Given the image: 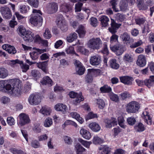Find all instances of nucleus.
<instances>
[{"instance_id": "58836bf2", "label": "nucleus", "mask_w": 154, "mask_h": 154, "mask_svg": "<svg viewBox=\"0 0 154 154\" xmlns=\"http://www.w3.org/2000/svg\"><path fill=\"white\" fill-rule=\"evenodd\" d=\"M78 37L77 34L75 32L71 33L66 38L67 41L69 42H72L75 40Z\"/></svg>"}, {"instance_id": "4be33fe9", "label": "nucleus", "mask_w": 154, "mask_h": 154, "mask_svg": "<svg viewBox=\"0 0 154 154\" xmlns=\"http://www.w3.org/2000/svg\"><path fill=\"white\" fill-rule=\"evenodd\" d=\"M120 38L124 43H132L134 42V39L130 37V35L127 32L123 33L120 36Z\"/></svg>"}, {"instance_id": "412c9836", "label": "nucleus", "mask_w": 154, "mask_h": 154, "mask_svg": "<svg viewBox=\"0 0 154 154\" xmlns=\"http://www.w3.org/2000/svg\"><path fill=\"white\" fill-rule=\"evenodd\" d=\"M2 48L11 54H14L17 51L15 48L13 46L8 44H5L2 46Z\"/></svg>"}, {"instance_id": "dca6fc26", "label": "nucleus", "mask_w": 154, "mask_h": 154, "mask_svg": "<svg viewBox=\"0 0 154 154\" xmlns=\"http://www.w3.org/2000/svg\"><path fill=\"white\" fill-rule=\"evenodd\" d=\"M0 12L4 18L9 19L12 16L10 9L7 7H2L0 8Z\"/></svg>"}, {"instance_id": "09e8293b", "label": "nucleus", "mask_w": 154, "mask_h": 154, "mask_svg": "<svg viewBox=\"0 0 154 154\" xmlns=\"http://www.w3.org/2000/svg\"><path fill=\"white\" fill-rule=\"evenodd\" d=\"M77 51L85 55H88L89 54V50L82 46H79L78 47Z\"/></svg>"}, {"instance_id": "c03bdc74", "label": "nucleus", "mask_w": 154, "mask_h": 154, "mask_svg": "<svg viewBox=\"0 0 154 154\" xmlns=\"http://www.w3.org/2000/svg\"><path fill=\"white\" fill-rule=\"evenodd\" d=\"M118 124L120 126L124 129L126 128V125L125 123V120L123 116H120L118 118Z\"/></svg>"}, {"instance_id": "b1692460", "label": "nucleus", "mask_w": 154, "mask_h": 154, "mask_svg": "<svg viewBox=\"0 0 154 154\" xmlns=\"http://www.w3.org/2000/svg\"><path fill=\"white\" fill-rule=\"evenodd\" d=\"M120 79L121 82L128 85H131L133 80L132 77L128 76L121 77Z\"/></svg>"}, {"instance_id": "2f4dec72", "label": "nucleus", "mask_w": 154, "mask_h": 154, "mask_svg": "<svg viewBox=\"0 0 154 154\" xmlns=\"http://www.w3.org/2000/svg\"><path fill=\"white\" fill-rule=\"evenodd\" d=\"M137 6L140 10H146L148 8V4L147 3L146 5L144 3L143 0H137Z\"/></svg>"}, {"instance_id": "423d86ee", "label": "nucleus", "mask_w": 154, "mask_h": 154, "mask_svg": "<svg viewBox=\"0 0 154 154\" xmlns=\"http://www.w3.org/2000/svg\"><path fill=\"white\" fill-rule=\"evenodd\" d=\"M17 121L18 125L20 127L29 123L30 120L27 115L24 113H21L18 117Z\"/></svg>"}, {"instance_id": "9d476101", "label": "nucleus", "mask_w": 154, "mask_h": 154, "mask_svg": "<svg viewBox=\"0 0 154 154\" xmlns=\"http://www.w3.org/2000/svg\"><path fill=\"white\" fill-rule=\"evenodd\" d=\"M90 64L94 66H98L101 62V57L98 54L93 55L90 58Z\"/></svg>"}, {"instance_id": "7ed1b4c3", "label": "nucleus", "mask_w": 154, "mask_h": 154, "mask_svg": "<svg viewBox=\"0 0 154 154\" xmlns=\"http://www.w3.org/2000/svg\"><path fill=\"white\" fill-rule=\"evenodd\" d=\"M102 42L99 38H93L90 39L87 42V47L95 50L100 49L102 45Z\"/></svg>"}, {"instance_id": "473e14b6", "label": "nucleus", "mask_w": 154, "mask_h": 154, "mask_svg": "<svg viewBox=\"0 0 154 154\" xmlns=\"http://www.w3.org/2000/svg\"><path fill=\"white\" fill-rule=\"evenodd\" d=\"M88 71L93 77H97L99 75L100 73V70L99 69H88Z\"/></svg>"}, {"instance_id": "f704fd0d", "label": "nucleus", "mask_w": 154, "mask_h": 154, "mask_svg": "<svg viewBox=\"0 0 154 154\" xmlns=\"http://www.w3.org/2000/svg\"><path fill=\"white\" fill-rule=\"evenodd\" d=\"M75 149L77 154H82V152L86 150V149L79 143L75 145Z\"/></svg>"}, {"instance_id": "e2e57ef3", "label": "nucleus", "mask_w": 154, "mask_h": 154, "mask_svg": "<svg viewBox=\"0 0 154 154\" xmlns=\"http://www.w3.org/2000/svg\"><path fill=\"white\" fill-rule=\"evenodd\" d=\"M117 0H111L110 1V5L112 6L113 11L115 12H118L119 10L116 8V6L117 4Z\"/></svg>"}, {"instance_id": "a19ab883", "label": "nucleus", "mask_w": 154, "mask_h": 154, "mask_svg": "<svg viewBox=\"0 0 154 154\" xmlns=\"http://www.w3.org/2000/svg\"><path fill=\"white\" fill-rule=\"evenodd\" d=\"M95 102L96 103L98 108L102 109L105 106V103L104 101L101 99H96Z\"/></svg>"}, {"instance_id": "680f3d73", "label": "nucleus", "mask_w": 154, "mask_h": 154, "mask_svg": "<svg viewBox=\"0 0 154 154\" xmlns=\"http://www.w3.org/2000/svg\"><path fill=\"white\" fill-rule=\"evenodd\" d=\"M52 124L53 121L52 119L50 118H48L45 121L44 125L45 127H49Z\"/></svg>"}, {"instance_id": "4468645a", "label": "nucleus", "mask_w": 154, "mask_h": 154, "mask_svg": "<svg viewBox=\"0 0 154 154\" xmlns=\"http://www.w3.org/2000/svg\"><path fill=\"white\" fill-rule=\"evenodd\" d=\"M61 17L57 21V24L58 26L60 28L62 31H66L68 29L67 24L66 21L62 17V15Z\"/></svg>"}, {"instance_id": "f8f14e48", "label": "nucleus", "mask_w": 154, "mask_h": 154, "mask_svg": "<svg viewBox=\"0 0 154 154\" xmlns=\"http://www.w3.org/2000/svg\"><path fill=\"white\" fill-rule=\"evenodd\" d=\"M34 51L30 53L31 58L33 60H35L38 58V55L41 54L46 51V49H40L33 48Z\"/></svg>"}, {"instance_id": "a18cd8bd", "label": "nucleus", "mask_w": 154, "mask_h": 154, "mask_svg": "<svg viewBox=\"0 0 154 154\" xmlns=\"http://www.w3.org/2000/svg\"><path fill=\"white\" fill-rule=\"evenodd\" d=\"M100 90L102 93H109L111 92L112 91L111 88L107 85H105L101 87Z\"/></svg>"}, {"instance_id": "de8ad7c7", "label": "nucleus", "mask_w": 154, "mask_h": 154, "mask_svg": "<svg viewBox=\"0 0 154 154\" xmlns=\"http://www.w3.org/2000/svg\"><path fill=\"white\" fill-rule=\"evenodd\" d=\"M18 34L22 37L27 32L25 28L22 26H20L17 29Z\"/></svg>"}, {"instance_id": "603ef678", "label": "nucleus", "mask_w": 154, "mask_h": 154, "mask_svg": "<svg viewBox=\"0 0 154 154\" xmlns=\"http://www.w3.org/2000/svg\"><path fill=\"white\" fill-rule=\"evenodd\" d=\"M43 36L46 39H49L52 36L50 30L48 28H45V31L43 33Z\"/></svg>"}, {"instance_id": "bf43d9fd", "label": "nucleus", "mask_w": 154, "mask_h": 154, "mask_svg": "<svg viewBox=\"0 0 154 154\" xmlns=\"http://www.w3.org/2000/svg\"><path fill=\"white\" fill-rule=\"evenodd\" d=\"M110 99L112 100L117 102L119 100V97L117 95L115 94L112 92L109 94Z\"/></svg>"}, {"instance_id": "2eb2a0df", "label": "nucleus", "mask_w": 154, "mask_h": 154, "mask_svg": "<svg viewBox=\"0 0 154 154\" xmlns=\"http://www.w3.org/2000/svg\"><path fill=\"white\" fill-rule=\"evenodd\" d=\"M106 128H110L117 125V121L116 118L112 117L110 119H106L104 120Z\"/></svg>"}, {"instance_id": "cd10ccee", "label": "nucleus", "mask_w": 154, "mask_h": 154, "mask_svg": "<svg viewBox=\"0 0 154 154\" xmlns=\"http://www.w3.org/2000/svg\"><path fill=\"white\" fill-rule=\"evenodd\" d=\"M33 34L31 31L27 30V32L22 37L25 41L31 42L33 40Z\"/></svg>"}, {"instance_id": "bb28decb", "label": "nucleus", "mask_w": 154, "mask_h": 154, "mask_svg": "<svg viewBox=\"0 0 154 154\" xmlns=\"http://www.w3.org/2000/svg\"><path fill=\"white\" fill-rule=\"evenodd\" d=\"M144 84L149 88L152 87L154 85V75L150 76L149 79H145Z\"/></svg>"}, {"instance_id": "20e7f679", "label": "nucleus", "mask_w": 154, "mask_h": 154, "mask_svg": "<svg viewBox=\"0 0 154 154\" xmlns=\"http://www.w3.org/2000/svg\"><path fill=\"white\" fill-rule=\"evenodd\" d=\"M60 10L64 13L68 18H70L72 16V8L67 3L64 2L60 6Z\"/></svg>"}, {"instance_id": "f257e3e1", "label": "nucleus", "mask_w": 154, "mask_h": 154, "mask_svg": "<svg viewBox=\"0 0 154 154\" xmlns=\"http://www.w3.org/2000/svg\"><path fill=\"white\" fill-rule=\"evenodd\" d=\"M42 12L39 10L33 9L32 14L30 16L29 22L35 26H40L42 25L43 18L41 15Z\"/></svg>"}, {"instance_id": "ddd939ff", "label": "nucleus", "mask_w": 154, "mask_h": 154, "mask_svg": "<svg viewBox=\"0 0 154 154\" xmlns=\"http://www.w3.org/2000/svg\"><path fill=\"white\" fill-rule=\"evenodd\" d=\"M48 12L50 14L56 13L58 9V5L55 2H51L48 3L47 6Z\"/></svg>"}, {"instance_id": "f03ea898", "label": "nucleus", "mask_w": 154, "mask_h": 154, "mask_svg": "<svg viewBox=\"0 0 154 154\" xmlns=\"http://www.w3.org/2000/svg\"><path fill=\"white\" fill-rule=\"evenodd\" d=\"M10 84V88L7 90L10 94L14 96H19L21 94V84L19 80L14 79Z\"/></svg>"}, {"instance_id": "39448f33", "label": "nucleus", "mask_w": 154, "mask_h": 154, "mask_svg": "<svg viewBox=\"0 0 154 154\" xmlns=\"http://www.w3.org/2000/svg\"><path fill=\"white\" fill-rule=\"evenodd\" d=\"M140 108V104L136 101H131L126 106V111L128 113H135L137 112Z\"/></svg>"}, {"instance_id": "49530a36", "label": "nucleus", "mask_w": 154, "mask_h": 154, "mask_svg": "<svg viewBox=\"0 0 154 154\" xmlns=\"http://www.w3.org/2000/svg\"><path fill=\"white\" fill-rule=\"evenodd\" d=\"M135 130L137 132H142L145 130L143 125L141 123H139L134 126Z\"/></svg>"}, {"instance_id": "6e6552de", "label": "nucleus", "mask_w": 154, "mask_h": 154, "mask_svg": "<svg viewBox=\"0 0 154 154\" xmlns=\"http://www.w3.org/2000/svg\"><path fill=\"white\" fill-rule=\"evenodd\" d=\"M41 97L37 94H33L30 95L28 101L30 104L32 105H36L41 102Z\"/></svg>"}, {"instance_id": "72a5a7b5", "label": "nucleus", "mask_w": 154, "mask_h": 154, "mask_svg": "<svg viewBox=\"0 0 154 154\" xmlns=\"http://www.w3.org/2000/svg\"><path fill=\"white\" fill-rule=\"evenodd\" d=\"M19 8L20 12L22 14L28 12L30 9L29 6L25 5H19Z\"/></svg>"}, {"instance_id": "a878e982", "label": "nucleus", "mask_w": 154, "mask_h": 154, "mask_svg": "<svg viewBox=\"0 0 154 154\" xmlns=\"http://www.w3.org/2000/svg\"><path fill=\"white\" fill-rule=\"evenodd\" d=\"M146 63V57L143 55H140L138 57L137 62V65L140 67H143L145 65Z\"/></svg>"}, {"instance_id": "338daca9", "label": "nucleus", "mask_w": 154, "mask_h": 154, "mask_svg": "<svg viewBox=\"0 0 154 154\" xmlns=\"http://www.w3.org/2000/svg\"><path fill=\"white\" fill-rule=\"evenodd\" d=\"M120 95L121 99L123 100L129 98L131 96V95L130 93L126 91L122 93Z\"/></svg>"}, {"instance_id": "4d7b16f0", "label": "nucleus", "mask_w": 154, "mask_h": 154, "mask_svg": "<svg viewBox=\"0 0 154 154\" xmlns=\"http://www.w3.org/2000/svg\"><path fill=\"white\" fill-rule=\"evenodd\" d=\"M28 3L31 6L37 8L38 5V0H27Z\"/></svg>"}, {"instance_id": "0e129e2a", "label": "nucleus", "mask_w": 154, "mask_h": 154, "mask_svg": "<svg viewBox=\"0 0 154 154\" xmlns=\"http://www.w3.org/2000/svg\"><path fill=\"white\" fill-rule=\"evenodd\" d=\"M76 72L80 75H83L85 71V69L83 66L77 67L76 68Z\"/></svg>"}, {"instance_id": "393cba45", "label": "nucleus", "mask_w": 154, "mask_h": 154, "mask_svg": "<svg viewBox=\"0 0 154 154\" xmlns=\"http://www.w3.org/2000/svg\"><path fill=\"white\" fill-rule=\"evenodd\" d=\"M88 127L92 131L98 132L101 129V127L99 124L96 122H92L88 125Z\"/></svg>"}, {"instance_id": "ea45409f", "label": "nucleus", "mask_w": 154, "mask_h": 154, "mask_svg": "<svg viewBox=\"0 0 154 154\" xmlns=\"http://www.w3.org/2000/svg\"><path fill=\"white\" fill-rule=\"evenodd\" d=\"M109 62L110 66L112 68L117 69L119 68V65L117 62V61L116 59H113L109 61Z\"/></svg>"}, {"instance_id": "e433bc0d", "label": "nucleus", "mask_w": 154, "mask_h": 154, "mask_svg": "<svg viewBox=\"0 0 154 154\" xmlns=\"http://www.w3.org/2000/svg\"><path fill=\"white\" fill-rule=\"evenodd\" d=\"M40 112L44 116L49 115L51 112V109L50 107L44 106L41 109Z\"/></svg>"}, {"instance_id": "f3484780", "label": "nucleus", "mask_w": 154, "mask_h": 154, "mask_svg": "<svg viewBox=\"0 0 154 154\" xmlns=\"http://www.w3.org/2000/svg\"><path fill=\"white\" fill-rule=\"evenodd\" d=\"M54 109L56 111H60L63 114L66 113L68 109L66 105L61 103H58L55 105Z\"/></svg>"}, {"instance_id": "79ce46f5", "label": "nucleus", "mask_w": 154, "mask_h": 154, "mask_svg": "<svg viewBox=\"0 0 154 154\" xmlns=\"http://www.w3.org/2000/svg\"><path fill=\"white\" fill-rule=\"evenodd\" d=\"M8 75V70L4 68H0V78L4 79L6 78Z\"/></svg>"}, {"instance_id": "5fc2aeb1", "label": "nucleus", "mask_w": 154, "mask_h": 154, "mask_svg": "<svg viewBox=\"0 0 154 154\" xmlns=\"http://www.w3.org/2000/svg\"><path fill=\"white\" fill-rule=\"evenodd\" d=\"M20 64L23 72H26L29 69V66L26 63H23V61H20Z\"/></svg>"}, {"instance_id": "7c9ffc66", "label": "nucleus", "mask_w": 154, "mask_h": 154, "mask_svg": "<svg viewBox=\"0 0 154 154\" xmlns=\"http://www.w3.org/2000/svg\"><path fill=\"white\" fill-rule=\"evenodd\" d=\"M76 32L78 33L79 37L81 38L84 37L86 32L85 27L82 25L79 26L78 29L76 30Z\"/></svg>"}, {"instance_id": "052dcab7", "label": "nucleus", "mask_w": 154, "mask_h": 154, "mask_svg": "<svg viewBox=\"0 0 154 154\" xmlns=\"http://www.w3.org/2000/svg\"><path fill=\"white\" fill-rule=\"evenodd\" d=\"M127 122L129 125H133L135 124L136 120L135 118L131 116L127 118Z\"/></svg>"}, {"instance_id": "774afa93", "label": "nucleus", "mask_w": 154, "mask_h": 154, "mask_svg": "<svg viewBox=\"0 0 154 154\" xmlns=\"http://www.w3.org/2000/svg\"><path fill=\"white\" fill-rule=\"evenodd\" d=\"M10 151L13 154H26V153L21 150H18L15 148H12Z\"/></svg>"}, {"instance_id": "0eeeda50", "label": "nucleus", "mask_w": 154, "mask_h": 154, "mask_svg": "<svg viewBox=\"0 0 154 154\" xmlns=\"http://www.w3.org/2000/svg\"><path fill=\"white\" fill-rule=\"evenodd\" d=\"M69 95L71 98H75L73 100L74 104L75 105L79 103L81 101H83L84 100V97L81 92L77 93L72 91L69 93Z\"/></svg>"}, {"instance_id": "37998d69", "label": "nucleus", "mask_w": 154, "mask_h": 154, "mask_svg": "<svg viewBox=\"0 0 154 154\" xmlns=\"http://www.w3.org/2000/svg\"><path fill=\"white\" fill-rule=\"evenodd\" d=\"M120 8L121 11H124L128 9V4L127 1L126 0H122L120 3Z\"/></svg>"}, {"instance_id": "4c0bfd02", "label": "nucleus", "mask_w": 154, "mask_h": 154, "mask_svg": "<svg viewBox=\"0 0 154 154\" xmlns=\"http://www.w3.org/2000/svg\"><path fill=\"white\" fill-rule=\"evenodd\" d=\"M71 125L75 128L78 127V125L74 121L70 120H67L65 121L64 123L62 125L63 128H65L67 125Z\"/></svg>"}, {"instance_id": "c756f323", "label": "nucleus", "mask_w": 154, "mask_h": 154, "mask_svg": "<svg viewBox=\"0 0 154 154\" xmlns=\"http://www.w3.org/2000/svg\"><path fill=\"white\" fill-rule=\"evenodd\" d=\"M53 81L48 76L44 77L41 81L42 85H45L51 86L53 85Z\"/></svg>"}, {"instance_id": "3c124183", "label": "nucleus", "mask_w": 154, "mask_h": 154, "mask_svg": "<svg viewBox=\"0 0 154 154\" xmlns=\"http://www.w3.org/2000/svg\"><path fill=\"white\" fill-rule=\"evenodd\" d=\"M78 141L82 145L87 148H89L90 145L92 143L91 141H87L82 138H79L78 139Z\"/></svg>"}, {"instance_id": "c85d7f7f", "label": "nucleus", "mask_w": 154, "mask_h": 154, "mask_svg": "<svg viewBox=\"0 0 154 154\" xmlns=\"http://www.w3.org/2000/svg\"><path fill=\"white\" fill-rule=\"evenodd\" d=\"M111 149L106 145L101 146L99 148V154H110Z\"/></svg>"}, {"instance_id": "5701e85b", "label": "nucleus", "mask_w": 154, "mask_h": 154, "mask_svg": "<svg viewBox=\"0 0 154 154\" xmlns=\"http://www.w3.org/2000/svg\"><path fill=\"white\" fill-rule=\"evenodd\" d=\"M80 134L82 137L88 140H90L91 137V133L88 130L83 128L80 130Z\"/></svg>"}, {"instance_id": "69168bd1", "label": "nucleus", "mask_w": 154, "mask_h": 154, "mask_svg": "<svg viewBox=\"0 0 154 154\" xmlns=\"http://www.w3.org/2000/svg\"><path fill=\"white\" fill-rule=\"evenodd\" d=\"M103 140L97 136H95L93 137L92 142L94 144H97L103 142Z\"/></svg>"}, {"instance_id": "13d9d810", "label": "nucleus", "mask_w": 154, "mask_h": 154, "mask_svg": "<svg viewBox=\"0 0 154 154\" xmlns=\"http://www.w3.org/2000/svg\"><path fill=\"white\" fill-rule=\"evenodd\" d=\"M63 139L65 143L67 144L71 145L72 143V139L69 136H64L63 137Z\"/></svg>"}, {"instance_id": "a211bd4d", "label": "nucleus", "mask_w": 154, "mask_h": 154, "mask_svg": "<svg viewBox=\"0 0 154 154\" xmlns=\"http://www.w3.org/2000/svg\"><path fill=\"white\" fill-rule=\"evenodd\" d=\"M14 82V79L8 80L0 81V91L2 90L4 88H5L7 90L10 88V84Z\"/></svg>"}, {"instance_id": "6ab92c4d", "label": "nucleus", "mask_w": 154, "mask_h": 154, "mask_svg": "<svg viewBox=\"0 0 154 154\" xmlns=\"http://www.w3.org/2000/svg\"><path fill=\"white\" fill-rule=\"evenodd\" d=\"M111 27L109 28V32L112 34H115L117 31V30L120 26L121 24L116 23L112 19H111Z\"/></svg>"}, {"instance_id": "9b49d317", "label": "nucleus", "mask_w": 154, "mask_h": 154, "mask_svg": "<svg viewBox=\"0 0 154 154\" xmlns=\"http://www.w3.org/2000/svg\"><path fill=\"white\" fill-rule=\"evenodd\" d=\"M141 117L147 124L150 125L152 124V115L146 110V109L143 112L141 115Z\"/></svg>"}, {"instance_id": "6e6d98bb", "label": "nucleus", "mask_w": 154, "mask_h": 154, "mask_svg": "<svg viewBox=\"0 0 154 154\" xmlns=\"http://www.w3.org/2000/svg\"><path fill=\"white\" fill-rule=\"evenodd\" d=\"M66 51L68 54L72 55L75 54L76 56H78V54L75 52L74 50V48L73 47H69L66 49Z\"/></svg>"}, {"instance_id": "aec40b11", "label": "nucleus", "mask_w": 154, "mask_h": 154, "mask_svg": "<svg viewBox=\"0 0 154 154\" xmlns=\"http://www.w3.org/2000/svg\"><path fill=\"white\" fill-rule=\"evenodd\" d=\"M69 116L73 119H76L80 124H82L84 122V120L82 118L79 114L76 112H70Z\"/></svg>"}, {"instance_id": "864d4df0", "label": "nucleus", "mask_w": 154, "mask_h": 154, "mask_svg": "<svg viewBox=\"0 0 154 154\" xmlns=\"http://www.w3.org/2000/svg\"><path fill=\"white\" fill-rule=\"evenodd\" d=\"M123 60L125 62L131 63L133 61L132 55L130 54H126L123 57Z\"/></svg>"}, {"instance_id": "8fccbe9b", "label": "nucleus", "mask_w": 154, "mask_h": 154, "mask_svg": "<svg viewBox=\"0 0 154 154\" xmlns=\"http://www.w3.org/2000/svg\"><path fill=\"white\" fill-rule=\"evenodd\" d=\"M37 66L39 68L41 69L44 72L47 71V63L45 62H40L37 63Z\"/></svg>"}, {"instance_id": "c9c22d12", "label": "nucleus", "mask_w": 154, "mask_h": 154, "mask_svg": "<svg viewBox=\"0 0 154 154\" xmlns=\"http://www.w3.org/2000/svg\"><path fill=\"white\" fill-rule=\"evenodd\" d=\"M100 20L101 21L103 26L105 27L108 25V23L109 21V19L106 16H100Z\"/></svg>"}, {"instance_id": "1a4fd4ad", "label": "nucleus", "mask_w": 154, "mask_h": 154, "mask_svg": "<svg viewBox=\"0 0 154 154\" xmlns=\"http://www.w3.org/2000/svg\"><path fill=\"white\" fill-rule=\"evenodd\" d=\"M110 49L114 52L116 55L119 56L122 54L125 50L124 47L122 45H117L114 46L110 45Z\"/></svg>"}]
</instances>
